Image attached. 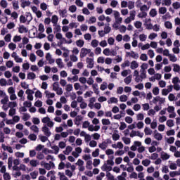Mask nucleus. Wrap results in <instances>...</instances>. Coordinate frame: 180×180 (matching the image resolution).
Listing matches in <instances>:
<instances>
[{
	"label": "nucleus",
	"mask_w": 180,
	"mask_h": 180,
	"mask_svg": "<svg viewBox=\"0 0 180 180\" xmlns=\"http://www.w3.org/2000/svg\"><path fill=\"white\" fill-rule=\"evenodd\" d=\"M92 165H94V163H92V160H87L86 163V168L87 169H92Z\"/></svg>",
	"instance_id": "obj_34"
},
{
	"label": "nucleus",
	"mask_w": 180,
	"mask_h": 180,
	"mask_svg": "<svg viewBox=\"0 0 180 180\" xmlns=\"http://www.w3.org/2000/svg\"><path fill=\"white\" fill-rule=\"evenodd\" d=\"M30 167H32L34 168H36L38 165H40V162L37 160H31L30 161Z\"/></svg>",
	"instance_id": "obj_15"
},
{
	"label": "nucleus",
	"mask_w": 180,
	"mask_h": 180,
	"mask_svg": "<svg viewBox=\"0 0 180 180\" xmlns=\"http://www.w3.org/2000/svg\"><path fill=\"white\" fill-rule=\"evenodd\" d=\"M70 12H72V13H74L75 12H77V6L72 5L69 7Z\"/></svg>",
	"instance_id": "obj_55"
},
{
	"label": "nucleus",
	"mask_w": 180,
	"mask_h": 180,
	"mask_svg": "<svg viewBox=\"0 0 180 180\" xmlns=\"http://www.w3.org/2000/svg\"><path fill=\"white\" fill-rule=\"evenodd\" d=\"M124 82H125V84H126L127 85H129V84H130V82H131V75L127 76V77L124 79Z\"/></svg>",
	"instance_id": "obj_47"
},
{
	"label": "nucleus",
	"mask_w": 180,
	"mask_h": 180,
	"mask_svg": "<svg viewBox=\"0 0 180 180\" xmlns=\"http://www.w3.org/2000/svg\"><path fill=\"white\" fill-rule=\"evenodd\" d=\"M46 161H56V158L52 155L50 154L46 155Z\"/></svg>",
	"instance_id": "obj_52"
},
{
	"label": "nucleus",
	"mask_w": 180,
	"mask_h": 180,
	"mask_svg": "<svg viewBox=\"0 0 180 180\" xmlns=\"http://www.w3.org/2000/svg\"><path fill=\"white\" fill-rule=\"evenodd\" d=\"M154 171H155V168H154L153 166H150V167H148L146 169V172H148V174H153V172H154Z\"/></svg>",
	"instance_id": "obj_54"
},
{
	"label": "nucleus",
	"mask_w": 180,
	"mask_h": 180,
	"mask_svg": "<svg viewBox=\"0 0 180 180\" xmlns=\"http://www.w3.org/2000/svg\"><path fill=\"white\" fill-rule=\"evenodd\" d=\"M42 153L45 154V155H49V154H53V150L44 148L42 150Z\"/></svg>",
	"instance_id": "obj_29"
},
{
	"label": "nucleus",
	"mask_w": 180,
	"mask_h": 180,
	"mask_svg": "<svg viewBox=\"0 0 180 180\" xmlns=\"http://www.w3.org/2000/svg\"><path fill=\"white\" fill-rule=\"evenodd\" d=\"M150 16L151 18H155L157 16V10L155 8H152L149 13Z\"/></svg>",
	"instance_id": "obj_33"
},
{
	"label": "nucleus",
	"mask_w": 180,
	"mask_h": 180,
	"mask_svg": "<svg viewBox=\"0 0 180 180\" xmlns=\"http://www.w3.org/2000/svg\"><path fill=\"white\" fill-rule=\"evenodd\" d=\"M25 16L28 22H32V20H33V16H32V13L27 12L25 13Z\"/></svg>",
	"instance_id": "obj_43"
},
{
	"label": "nucleus",
	"mask_w": 180,
	"mask_h": 180,
	"mask_svg": "<svg viewBox=\"0 0 180 180\" xmlns=\"http://www.w3.org/2000/svg\"><path fill=\"white\" fill-rule=\"evenodd\" d=\"M177 165H178L176 163L171 162L169 166V168H170L172 170H175V169H176V168H178Z\"/></svg>",
	"instance_id": "obj_50"
},
{
	"label": "nucleus",
	"mask_w": 180,
	"mask_h": 180,
	"mask_svg": "<svg viewBox=\"0 0 180 180\" xmlns=\"http://www.w3.org/2000/svg\"><path fill=\"white\" fill-rule=\"evenodd\" d=\"M58 13L61 18H67V9L58 10Z\"/></svg>",
	"instance_id": "obj_22"
},
{
	"label": "nucleus",
	"mask_w": 180,
	"mask_h": 180,
	"mask_svg": "<svg viewBox=\"0 0 180 180\" xmlns=\"http://www.w3.org/2000/svg\"><path fill=\"white\" fill-rule=\"evenodd\" d=\"M42 123L47 124L48 127H54V122L50 120V117H45L41 120Z\"/></svg>",
	"instance_id": "obj_2"
},
{
	"label": "nucleus",
	"mask_w": 180,
	"mask_h": 180,
	"mask_svg": "<svg viewBox=\"0 0 180 180\" xmlns=\"http://www.w3.org/2000/svg\"><path fill=\"white\" fill-rule=\"evenodd\" d=\"M58 22V17L56 15H53L51 18V22L53 25H57V22Z\"/></svg>",
	"instance_id": "obj_41"
},
{
	"label": "nucleus",
	"mask_w": 180,
	"mask_h": 180,
	"mask_svg": "<svg viewBox=\"0 0 180 180\" xmlns=\"http://www.w3.org/2000/svg\"><path fill=\"white\" fill-rule=\"evenodd\" d=\"M71 153H72V148L70 146H68L65 148V150H63V154H65V155H70V154H71Z\"/></svg>",
	"instance_id": "obj_17"
},
{
	"label": "nucleus",
	"mask_w": 180,
	"mask_h": 180,
	"mask_svg": "<svg viewBox=\"0 0 180 180\" xmlns=\"http://www.w3.org/2000/svg\"><path fill=\"white\" fill-rule=\"evenodd\" d=\"M36 78V74L34 72H29L27 74V79H34Z\"/></svg>",
	"instance_id": "obj_45"
},
{
	"label": "nucleus",
	"mask_w": 180,
	"mask_h": 180,
	"mask_svg": "<svg viewBox=\"0 0 180 180\" xmlns=\"http://www.w3.org/2000/svg\"><path fill=\"white\" fill-rule=\"evenodd\" d=\"M91 136L93 137L94 140H99V139H101V134L98 133H94L91 135Z\"/></svg>",
	"instance_id": "obj_61"
},
{
	"label": "nucleus",
	"mask_w": 180,
	"mask_h": 180,
	"mask_svg": "<svg viewBox=\"0 0 180 180\" xmlns=\"http://www.w3.org/2000/svg\"><path fill=\"white\" fill-rule=\"evenodd\" d=\"M73 172H72L70 169H66L65 171V175H66V176H68L69 178H72V176L74 175V174H72Z\"/></svg>",
	"instance_id": "obj_44"
},
{
	"label": "nucleus",
	"mask_w": 180,
	"mask_h": 180,
	"mask_svg": "<svg viewBox=\"0 0 180 180\" xmlns=\"http://www.w3.org/2000/svg\"><path fill=\"white\" fill-rule=\"evenodd\" d=\"M45 158V156H44V154L43 153V152H39L37 154V160H44Z\"/></svg>",
	"instance_id": "obj_36"
},
{
	"label": "nucleus",
	"mask_w": 180,
	"mask_h": 180,
	"mask_svg": "<svg viewBox=\"0 0 180 180\" xmlns=\"http://www.w3.org/2000/svg\"><path fill=\"white\" fill-rule=\"evenodd\" d=\"M1 148L4 150V151H8L10 154H13V149L11 146H8L5 144H1Z\"/></svg>",
	"instance_id": "obj_12"
},
{
	"label": "nucleus",
	"mask_w": 180,
	"mask_h": 180,
	"mask_svg": "<svg viewBox=\"0 0 180 180\" xmlns=\"http://www.w3.org/2000/svg\"><path fill=\"white\" fill-rule=\"evenodd\" d=\"M39 140L42 142V143H46V141H49V136H44V135H39Z\"/></svg>",
	"instance_id": "obj_24"
},
{
	"label": "nucleus",
	"mask_w": 180,
	"mask_h": 180,
	"mask_svg": "<svg viewBox=\"0 0 180 180\" xmlns=\"http://www.w3.org/2000/svg\"><path fill=\"white\" fill-rule=\"evenodd\" d=\"M91 44L92 47H94V48L98 47V46L99 44V41L96 39H94V40H92Z\"/></svg>",
	"instance_id": "obj_57"
},
{
	"label": "nucleus",
	"mask_w": 180,
	"mask_h": 180,
	"mask_svg": "<svg viewBox=\"0 0 180 180\" xmlns=\"http://www.w3.org/2000/svg\"><path fill=\"white\" fill-rule=\"evenodd\" d=\"M167 136H175V129H170L167 131L166 132Z\"/></svg>",
	"instance_id": "obj_53"
},
{
	"label": "nucleus",
	"mask_w": 180,
	"mask_h": 180,
	"mask_svg": "<svg viewBox=\"0 0 180 180\" xmlns=\"http://www.w3.org/2000/svg\"><path fill=\"white\" fill-rule=\"evenodd\" d=\"M150 160H157L158 158V153H154L149 157Z\"/></svg>",
	"instance_id": "obj_59"
},
{
	"label": "nucleus",
	"mask_w": 180,
	"mask_h": 180,
	"mask_svg": "<svg viewBox=\"0 0 180 180\" xmlns=\"http://www.w3.org/2000/svg\"><path fill=\"white\" fill-rule=\"evenodd\" d=\"M28 139L31 140V141H36V140H37V136L34 134H31L28 136Z\"/></svg>",
	"instance_id": "obj_39"
},
{
	"label": "nucleus",
	"mask_w": 180,
	"mask_h": 180,
	"mask_svg": "<svg viewBox=\"0 0 180 180\" xmlns=\"http://www.w3.org/2000/svg\"><path fill=\"white\" fill-rule=\"evenodd\" d=\"M84 44H85L84 40L79 39L76 41V45L77 46V47H84Z\"/></svg>",
	"instance_id": "obj_37"
},
{
	"label": "nucleus",
	"mask_w": 180,
	"mask_h": 180,
	"mask_svg": "<svg viewBox=\"0 0 180 180\" xmlns=\"http://www.w3.org/2000/svg\"><path fill=\"white\" fill-rule=\"evenodd\" d=\"M120 102H127V96L122 95L120 97Z\"/></svg>",
	"instance_id": "obj_63"
},
{
	"label": "nucleus",
	"mask_w": 180,
	"mask_h": 180,
	"mask_svg": "<svg viewBox=\"0 0 180 180\" xmlns=\"http://www.w3.org/2000/svg\"><path fill=\"white\" fill-rule=\"evenodd\" d=\"M16 106H18V103L15 101L13 102H9L8 104L7 105V107H6V108H4V110H8V109L10 108H16Z\"/></svg>",
	"instance_id": "obj_14"
},
{
	"label": "nucleus",
	"mask_w": 180,
	"mask_h": 180,
	"mask_svg": "<svg viewBox=\"0 0 180 180\" xmlns=\"http://www.w3.org/2000/svg\"><path fill=\"white\" fill-rule=\"evenodd\" d=\"M135 170L136 172H143L144 171V167L141 165H138V166L135 167Z\"/></svg>",
	"instance_id": "obj_31"
},
{
	"label": "nucleus",
	"mask_w": 180,
	"mask_h": 180,
	"mask_svg": "<svg viewBox=\"0 0 180 180\" xmlns=\"http://www.w3.org/2000/svg\"><path fill=\"white\" fill-rule=\"evenodd\" d=\"M89 131H99L101 130V126L91 124L88 129Z\"/></svg>",
	"instance_id": "obj_7"
},
{
	"label": "nucleus",
	"mask_w": 180,
	"mask_h": 180,
	"mask_svg": "<svg viewBox=\"0 0 180 180\" xmlns=\"http://www.w3.org/2000/svg\"><path fill=\"white\" fill-rule=\"evenodd\" d=\"M56 64H58L59 68H64V65H63V60L61 58H58L56 60Z\"/></svg>",
	"instance_id": "obj_32"
},
{
	"label": "nucleus",
	"mask_w": 180,
	"mask_h": 180,
	"mask_svg": "<svg viewBox=\"0 0 180 180\" xmlns=\"http://www.w3.org/2000/svg\"><path fill=\"white\" fill-rule=\"evenodd\" d=\"M129 136L131 138L136 137V136H137L138 137L142 139V137L144 136V134L140 132V131H131Z\"/></svg>",
	"instance_id": "obj_5"
},
{
	"label": "nucleus",
	"mask_w": 180,
	"mask_h": 180,
	"mask_svg": "<svg viewBox=\"0 0 180 180\" xmlns=\"http://www.w3.org/2000/svg\"><path fill=\"white\" fill-rule=\"evenodd\" d=\"M114 160H115V156L113 155L109 156L108 160L106 161L105 164L111 167H113V165H115V162L113 161Z\"/></svg>",
	"instance_id": "obj_10"
},
{
	"label": "nucleus",
	"mask_w": 180,
	"mask_h": 180,
	"mask_svg": "<svg viewBox=\"0 0 180 180\" xmlns=\"http://www.w3.org/2000/svg\"><path fill=\"white\" fill-rule=\"evenodd\" d=\"M111 147L112 148H115V150H122V148L124 147V145L123 144V143L118 141L115 143L112 144Z\"/></svg>",
	"instance_id": "obj_3"
},
{
	"label": "nucleus",
	"mask_w": 180,
	"mask_h": 180,
	"mask_svg": "<svg viewBox=\"0 0 180 180\" xmlns=\"http://www.w3.org/2000/svg\"><path fill=\"white\" fill-rule=\"evenodd\" d=\"M67 146V143L65 141H60L58 143V147L59 148H65V147Z\"/></svg>",
	"instance_id": "obj_62"
},
{
	"label": "nucleus",
	"mask_w": 180,
	"mask_h": 180,
	"mask_svg": "<svg viewBox=\"0 0 180 180\" xmlns=\"http://www.w3.org/2000/svg\"><path fill=\"white\" fill-rule=\"evenodd\" d=\"M136 68H139V63H137V61L133 60L131 63V70H136Z\"/></svg>",
	"instance_id": "obj_25"
},
{
	"label": "nucleus",
	"mask_w": 180,
	"mask_h": 180,
	"mask_svg": "<svg viewBox=\"0 0 180 180\" xmlns=\"http://www.w3.org/2000/svg\"><path fill=\"white\" fill-rule=\"evenodd\" d=\"M41 165H43L45 169L47 171H50V169H53L56 168V165L52 161H50L49 163L47 162H41Z\"/></svg>",
	"instance_id": "obj_1"
},
{
	"label": "nucleus",
	"mask_w": 180,
	"mask_h": 180,
	"mask_svg": "<svg viewBox=\"0 0 180 180\" xmlns=\"http://www.w3.org/2000/svg\"><path fill=\"white\" fill-rule=\"evenodd\" d=\"M89 53H91V49L82 48L80 52V58H84V57H86V54H89Z\"/></svg>",
	"instance_id": "obj_4"
},
{
	"label": "nucleus",
	"mask_w": 180,
	"mask_h": 180,
	"mask_svg": "<svg viewBox=\"0 0 180 180\" xmlns=\"http://www.w3.org/2000/svg\"><path fill=\"white\" fill-rule=\"evenodd\" d=\"M144 133L146 136H151L153 134V130L149 127H146L144 129Z\"/></svg>",
	"instance_id": "obj_27"
},
{
	"label": "nucleus",
	"mask_w": 180,
	"mask_h": 180,
	"mask_svg": "<svg viewBox=\"0 0 180 180\" xmlns=\"http://www.w3.org/2000/svg\"><path fill=\"white\" fill-rule=\"evenodd\" d=\"M129 178L131 179H137L138 178V174L136 172H133L132 173L130 174Z\"/></svg>",
	"instance_id": "obj_51"
},
{
	"label": "nucleus",
	"mask_w": 180,
	"mask_h": 180,
	"mask_svg": "<svg viewBox=\"0 0 180 180\" xmlns=\"http://www.w3.org/2000/svg\"><path fill=\"white\" fill-rule=\"evenodd\" d=\"M31 178L32 179H36V178H37V176L39 175V172L37 171H34V172H32L30 174Z\"/></svg>",
	"instance_id": "obj_38"
},
{
	"label": "nucleus",
	"mask_w": 180,
	"mask_h": 180,
	"mask_svg": "<svg viewBox=\"0 0 180 180\" xmlns=\"http://www.w3.org/2000/svg\"><path fill=\"white\" fill-rule=\"evenodd\" d=\"M51 148L52 150H53V154H56V155H57V154H58V153H60V148L58 146H51Z\"/></svg>",
	"instance_id": "obj_23"
},
{
	"label": "nucleus",
	"mask_w": 180,
	"mask_h": 180,
	"mask_svg": "<svg viewBox=\"0 0 180 180\" xmlns=\"http://www.w3.org/2000/svg\"><path fill=\"white\" fill-rule=\"evenodd\" d=\"M18 32L19 33H27V32H29V30H27V28H26V27H25V25H21L19 28H18Z\"/></svg>",
	"instance_id": "obj_20"
},
{
	"label": "nucleus",
	"mask_w": 180,
	"mask_h": 180,
	"mask_svg": "<svg viewBox=\"0 0 180 180\" xmlns=\"http://www.w3.org/2000/svg\"><path fill=\"white\" fill-rule=\"evenodd\" d=\"M102 171H105L106 172H109L113 169L110 165H108V163H104L101 167Z\"/></svg>",
	"instance_id": "obj_6"
},
{
	"label": "nucleus",
	"mask_w": 180,
	"mask_h": 180,
	"mask_svg": "<svg viewBox=\"0 0 180 180\" xmlns=\"http://www.w3.org/2000/svg\"><path fill=\"white\" fill-rule=\"evenodd\" d=\"M159 13L161 15H165V13H167V7H160L159 8Z\"/></svg>",
	"instance_id": "obj_48"
},
{
	"label": "nucleus",
	"mask_w": 180,
	"mask_h": 180,
	"mask_svg": "<svg viewBox=\"0 0 180 180\" xmlns=\"http://www.w3.org/2000/svg\"><path fill=\"white\" fill-rule=\"evenodd\" d=\"M112 139L113 141H117L118 140H120V135L117 132V131H115L112 134Z\"/></svg>",
	"instance_id": "obj_13"
},
{
	"label": "nucleus",
	"mask_w": 180,
	"mask_h": 180,
	"mask_svg": "<svg viewBox=\"0 0 180 180\" xmlns=\"http://www.w3.org/2000/svg\"><path fill=\"white\" fill-rule=\"evenodd\" d=\"M89 147H91L92 148H95V147H96V146H98V142H96V141H95V140H91L89 141Z\"/></svg>",
	"instance_id": "obj_28"
},
{
	"label": "nucleus",
	"mask_w": 180,
	"mask_h": 180,
	"mask_svg": "<svg viewBox=\"0 0 180 180\" xmlns=\"http://www.w3.org/2000/svg\"><path fill=\"white\" fill-rule=\"evenodd\" d=\"M122 141H123L124 144H126V146H129V144L131 143V139L126 136L122 137Z\"/></svg>",
	"instance_id": "obj_18"
},
{
	"label": "nucleus",
	"mask_w": 180,
	"mask_h": 180,
	"mask_svg": "<svg viewBox=\"0 0 180 180\" xmlns=\"http://www.w3.org/2000/svg\"><path fill=\"white\" fill-rule=\"evenodd\" d=\"M106 177L108 180H115V176L110 172H108L106 174Z\"/></svg>",
	"instance_id": "obj_56"
},
{
	"label": "nucleus",
	"mask_w": 180,
	"mask_h": 180,
	"mask_svg": "<svg viewBox=\"0 0 180 180\" xmlns=\"http://www.w3.org/2000/svg\"><path fill=\"white\" fill-rule=\"evenodd\" d=\"M86 61L89 65H87V68H94V59L90 58H86Z\"/></svg>",
	"instance_id": "obj_16"
},
{
	"label": "nucleus",
	"mask_w": 180,
	"mask_h": 180,
	"mask_svg": "<svg viewBox=\"0 0 180 180\" xmlns=\"http://www.w3.org/2000/svg\"><path fill=\"white\" fill-rule=\"evenodd\" d=\"M171 155L165 152H161L160 158L163 160V161H167V160H169Z\"/></svg>",
	"instance_id": "obj_11"
},
{
	"label": "nucleus",
	"mask_w": 180,
	"mask_h": 180,
	"mask_svg": "<svg viewBox=\"0 0 180 180\" xmlns=\"http://www.w3.org/2000/svg\"><path fill=\"white\" fill-rule=\"evenodd\" d=\"M105 154L106 155H108V157H111V155H113V154H115V151H113L112 149H107L105 150Z\"/></svg>",
	"instance_id": "obj_46"
},
{
	"label": "nucleus",
	"mask_w": 180,
	"mask_h": 180,
	"mask_svg": "<svg viewBox=\"0 0 180 180\" xmlns=\"http://www.w3.org/2000/svg\"><path fill=\"white\" fill-rule=\"evenodd\" d=\"M30 180L32 179V177H30V175L29 174H23L22 176V180Z\"/></svg>",
	"instance_id": "obj_64"
},
{
	"label": "nucleus",
	"mask_w": 180,
	"mask_h": 180,
	"mask_svg": "<svg viewBox=\"0 0 180 180\" xmlns=\"http://www.w3.org/2000/svg\"><path fill=\"white\" fill-rule=\"evenodd\" d=\"M180 175V169L179 171H175V172H169V176L172 178H174L175 176H178Z\"/></svg>",
	"instance_id": "obj_26"
},
{
	"label": "nucleus",
	"mask_w": 180,
	"mask_h": 180,
	"mask_svg": "<svg viewBox=\"0 0 180 180\" xmlns=\"http://www.w3.org/2000/svg\"><path fill=\"white\" fill-rule=\"evenodd\" d=\"M30 130H32V131H33L34 133H36L37 134H38L39 133V127H37V126L36 125H32L30 127Z\"/></svg>",
	"instance_id": "obj_40"
},
{
	"label": "nucleus",
	"mask_w": 180,
	"mask_h": 180,
	"mask_svg": "<svg viewBox=\"0 0 180 180\" xmlns=\"http://www.w3.org/2000/svg\"><path fill=\"white\" fill-rule=\"evenodd\" d=\"M0 6H1V8H8V2L6 1V0H1L0 2Z\"/></svg>",
	"instance_id": "obj_49"
},
{
	"label": "nucleus",
	"mask_w": 180,
	"mask_h": 180,
	"mask_svg": "<svg viewBox=\"0 0 180 180\" xmlns=\"http://www.w3.org/2000/svg\"><path fill=\"white\" fill-rule=\"evenodd\" d=\"M41 130L44 134L46 136V137H50V136H51V131H50V129H49V127H47V125L44 126Z\"/></svg>",
	"instance_id": "obj_8"
},
{
	"label": "nucleus",
	"mask_w": 180,
	"mask_h": 180,
	"mask_svg": "<svg viewBox=\"0 0 180 180\" xmlns=\"http://www.w3.org/2000/svg\"><path fill=\"white\" fill-rule=\"evenodd\" d=\"M101 165V160L100 159H94L93 160V165L94 167H98Z\"/></svg>",
	"instance_id": "obj_35"
},
{
	"label": "nucleus",
	"mask_w": 180,
	"mask_h": 180,
	"mask_svg": "<svg viewBox=\"0 0 180 180\" xmlns=\"http://www.w3.org/2000/svg\"><path fill=\"white\" fill-rule=\"evenodd\" d=\"M56 38L58 40H62L63 41H67V39H65V38H63V34L61 33H56Z\"/></svg>",
	"instance_id": "obj_30"
},
{
	"label": "nucleus",
	"mask_w": 180,
	"mask_h": 180,
	"mask_svg": "<svg viewBox=\"0 0 180 180\" xmlns=\"http://www.w3.org/2000/svg\"><path fill=\"white\" fill-rule=\"evenodd\" d=\"M153 137L155 140H158V141H161V140H162V134L156 131H154Z\"/></svg>",
	"instance_id": "obj_9"
},
{
	"label": "nucleus",
	"mask_w": 180,
	"mask_h": 180,
	"mask_svg": "<svg viewBox=\"0 0 180 180\" xmlns=\"http://www.w3.org/2000/svg\"><path fill=\"white\" fill-rule=\"evenodd\" d=\"M165 27L166 29H171L172 27V23L169 21H166L165 22Z\"/></svg>",
	"instance_id": "obj_60"
},
{
	"label": "nucleus",
	"mask_w": 180,
	"mask_h": 180,
	"mask_svg": "<svg viewBox=\"0 0 180 180\" xmlns=\"http://www.w3.org/2000/svg\"><path fill=\"white\" fill-rule=\"evenodd\" d=\"M101 122L104 126H109L110 124V121L108 119H103Z\"/></svg>",
	"instance_id": "obj_58"
},
{
	"label": "nucleus",
	"mask_w": 180,
	"mask_h": 180,
	"mask_svg": "<svg viewBox=\"0 0 180 180\" xmlns=\"http://www.w3.org/2000/svg\"><path fill=\"white\" fill-rule=\"evenodd\" d=\"M141 164L143 167H148L151 164V160H150V159L143 160Z\"/></svg>",
	"instance_id": "obj_21"
},
{
	"label": "nucleus",
	"mask_w": 180,
	"mask_h": 180,
	"mask_svg": "<svg viewBox=\"0 0 180 180\" xmlns=\"http://www.w3.org/2000/svg\"><path fill=\"white\" fill-rule=\"evenodd\" d=\"M99 151H100L99 148L95 149V150L93 151L91 153L92 157H94V158L96 157H99Z\"/></svg>",
	"instance_id": "obj_42"
},
{
	"label": "nucleus",
	"mask_w": 180,
	"mask_h": 180,
	"mask_svg": "<svg viewBox=\"0 0 180 180\" xmlns=\"http://www.w3.org/2000/svg\"><path fill=\"white\" fill-rule=\"evenodd\" d=\"M98 147L101 150H106V148H108V142L103 141L102 143L98 144Z\"/></svg>",
	"instance_id": "obj_19"
}]
</instances>
